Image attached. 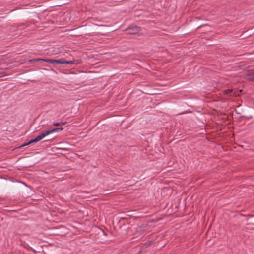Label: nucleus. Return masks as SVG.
<instances>
[{"label": "nucleus", "mask_w": 254, "mask_h": 254, "mask_svg": "<svg viewBox=\"0 0 254 254\" xmlns=\"http://www.w3.org/2000/svg\"><path fill=\"white\" fill-rule=\"evenodd\" d=\"M80 59H74L71 61H66L62 58L60 59H53L52 64H78L81 63Z\"/></svg>", "instance_id": "nucleus-1"}, {"label": "nucleus", "mask_w": 254, "mask_h": 254, "mask_svg": "<svg viewBox=\"0 0 254 254\" xmlns=\"http://www.w3.org/2000/svg\"><path fill=\"white\" fill-rule=\"evenodd\" d=\"M96 240H98V243H103L106 240V234L105 232L100 227L96 226Z\"/></svg>", "instance_id": "nucleus-2"}, {"label": "nucleus", "mask_w": 254, "mask_h": 254, "mask_svg": "<svg viewBox=\"0 0 254 254\" xmlns=\"http://www.w3.org/2000/svg\"><path fill=\"white\" fill-rule=\"evenodd\" d=\"M141 28L136 25H131L126 29L127 34H135L140 32Z\"/></svg>", "instance_id": "nucleus-3"}, {"label": "nucleus", "mask_w": 254, "mask_h": 254, "mask_svg": "<svg viewBox=\"0 0 254 254\" xmlns=\"http://www.w3.org/2000/svg\"><path fill=\"white\" fill-rule=\"evenodd\" d=\"M242 90H240L239 91H234L232 89H227L226 90H224V94L225 95H229L230 96H239L240 95V93L242 92Z\"/></svg>", "instance_id": "nucleus-4"}, {"label": "nucleus", "mask_w": 254, "mask_h": 254, "mask_svg": "<svg viewBox=\"0 0 254 254\" xmlns=\"http://www.w3.org/2000/svg\"><path fill=\"white\" fill-rule=\"evenodd\" d=\"M247 79L250 81L254 82V71H250L248 73Z\"/></svg>", "instance_id": "nucleus-5"}, {"label": "nucleus", "mask_w": 254, "mask_h": 254, "mask_svg": "<svg viewBox=\"0 0 254 254\" xmlns=\"http://www.w3.org/2000/svg\"><path fill=\"white\" fill-rule=\"evenodd\" d=\"M64 129V128L62 127H58V128H54L53 129H52V133L55 132H59L60 131H62Z\"/></svg>", "instance_id": "nucleus-6"}, {"label": "nucleus", "mask_w": 254, "mask_h": 254, "mask_svg": "<svg viewBox=\"0 0 254 254\" xmlns=\"http://www.w3.org/2000/svg\"><path fill=\"white\" fill-rule=\"evenodd\" d=\"M52 60H53L52 59H42V61H44V62H47V63H52Z\"/></svg>", "instance_id": "nucleus-7"}, {"label": "nucleus", "mask_w": 254, "mask_h": 254, "mask_svg": "<svg viewBox=\"0 0 254 254\" xmlns=\"http://www.w3.org/2000/svg\"><path fill=\"white\" fill-rule=\"evenodd\" d=\"M42 61V59L39 58V59H33L30 60L29 61L30 62H39V61Z\"/></svg>", "instance_id": "nucleus-8"}, {"label": "nucleus", "mask_w": 254, "mask_h": 254, "mask_svg": "<svg viewBox=\"0 0 254 254\" xmlns=\"http://www.w3.org/2000/svg\"><path fill=\"white\" fill-rule=\"evenodd\" d=\"M46 136L51 133H52V129L50 130H47L44 131Z\"/></svg>", "instance_id": "nucleus-9"}, {"label": "nucleus", "mask_w": 254, "mask_h": 254, "mask_svg": "<svg viewBox=\"0 0 254 254\" xmlns=\"http://www.w3.org/2000/svg\"><path fill=\"white\" fill-rule=\"evenodd\" d=\"M35 140H36L37 142L41 140L42 139L40 137L39 135H38L37 137L34 138Z\"/></svg>", "instance_id": "nucleus-10"}, {"label": "nucleus", "mask_w": 254, "mask_h": 254, "mask_svg": "<svg viewBox=\"0 0 254 254\" xmlns=\"http://www.w3.org/2000/svg\"><path fill=\"white\" fill-rule=\"evenodd\" d=\"M39 135L40 136V137H41L42 139H43V138H44V137L46 136V135H45V133H44V132H43L42 133H41L40 134H39Z\"/></svg>", "instance_id": "nucleus-11"}, {"label": "nucleus", "mask_w": 254, "mask_h": 254, "mask_svg": "<svg viewBox=\"0 0 254 254\" xmlns=\"http://www.w3.org/2000/svg\"><path fill=\"white\" fill-rule=\"evenodd\" d=\"M53 125L54 126H60V122H54V123H53Z\"/></svg>", "instance_id": "nucleus-12"}, {"label": "nucleus", "mask_w": 254, "mask_h": 254, "mask_svg": "<svg viewBox=\"0 0 254 254\" xmlns=\"http://www.w3.org/2000/svg\"><path fill=\"white\" fill-rule=\"evenodd\" d=\"M36 142H37V141H36V140H35V138L32 139L30 140V143H31V144L32 143H36Z\"/></svg>", "instance_id": "nucleus-13"}, {"label": "nucleus", "mask_w": 254, "mask_h": 254, "mask_svg": "<svg viewBox=\"0 0 254 254\" xmlns=\"http://www.w3.org/2000/svg\"><path fill=\"white\" fill-rule=\"evenodd\" d=\"M26 146H27V144H26V143H25L23 144L22 145H20L19 147V148H22V147Z\"/></svg>", "instance_id": "nucleus-14"}, {"label": "nucleus", "mask_w": 254, "mask_h": 254, "mask_svg": "<svg viewBox=\"0 0 254 254\" xmlns=\"http://www.w3.org/2000/svg\"><path fill=\"white\" fill-rule=\"evenodd\" d=\"M66 123V122H60V125H64Z\"/></svg>", "instance_id": "nucleus-15"}, {"label": "nucleus", "mask_w": 254, "mask_h": 254, "mask_svg": "<svg viewBox=\"0 0 254 254\" xmlns=\"http://www.w3.org/2000/svg\"><path fill=\"white\" fill-rule=\"evenodd\" d=\"M3 76V73H0V77Z\"/></svg>", "instance_id": "nucleus-16"}, {"label": "nucleus", "mask_w": 254, "mask_h": 254, "mask_svg": "<svg viewBox=\"0 0 254 254\" xmlns=\"http://www.w3.org/2000/svg\"><path fill=\"white\" fill-rule=\"evenodd\" d=\"M27 146L31 144V143H30V141H29L28 142H26Z\"/></svg>", "instance_id": "nucleus-17"}, {"label": "nucleus", "mask_w": 254, "mask_h": 254, "mask_svg": "<svg viewBox=\"0 0 254 254\" xmlns=\"http://www.w3.org/2000/svg\"><path fill=\"white\" fill-rule=\"evenodd\" d=\"M23 26H24V25H20L19 26H20V27H23Z\"/></svg>", "instance_id": "nucleus-18"}]
</instances>
